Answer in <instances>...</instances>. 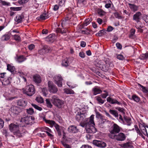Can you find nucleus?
I'll list each match as a JSON object with an SVG mask.
<instances>
[{
  "mask_svg": "<svg viewBox=\"0 0 148 148\" xmlns=\"http://www.w3.org/2000/svg\"><path fill=\"white\" fill-rule=\"evenodd\" d=\"M9 129L10 132H12L14 136L13 137H16V138L22 137L24 135V132L20 128L19 126L17 123H12L9 125Z\"/></svg>",
  "mask_w": 148,
  "mask_h": 148,
  "instance_id": "obj_1",
  "label": "nucleus"
},
{
  "mask_svg": "<svg viewBox=\"0 0 148 148\" xmlns=\"http://www.w3.org/2000/svg\"><path fill=\"white\" fill-rule=\"evenodd\" d=\"M94 116V115H92L90 116L89 122L86 124V129L87 133L93 134L97 131L96 129L94 126L95 125Z\"/></svg>",
  "mask_w": 148,
  "mask_h": 148,
  "instance_id": "obj_2",
  "label": "nucleus"
},
{
  "mask_svg": "<svg viewBox=\"0 0 148 148\" xmlns=\"http://www.w3.org/2000/svg\"><path fill=\"white\" fill-rule=\"evenodd\" d=\"M51 101L54 106L59 108H62L63 107L64 101L59 99L56 95H53L52 97Z\"/></svg>",
  "mask_w": 148,
  "mask_h": 148,
  "instance_id": "obj_3",
  "label": "nucleus"
},
{
  "mask_svg": "<svg viewBox=\"0 0 148 148\" xmlns=\"http://www.w3.org/2000/svg\"><path fill=\"white\" fill-rule=\"evenodd\" d=\"M23 92L29 96H31L35 92V89L32 85H29L26 86L23 89Z\"/></svg>",
  "mask_w": 148,
  "mask_h": 148,
  "instance_id": "obj_4",
  "label": "nucleus"
},
{
  "mask_svg": "<svg viewBox=\"0 0 148 148\" xmlns=\"http://www.w3.org/2000/svg\"><path fill=\"white\" fill-rule=\"evenodd\" d=\"M44 120L46 123L49 124L51 127H53V126H54L58 132V136H60L61 135L62 127L59 126L53 121L47 120L46 119H44Z\"/></svg>",
  "mask_w": 148,
  "mask_h": 148,
  "instance_id": "obj_5",
  "label": "nucleus"
},
{
  "mask_svg": "<svg viewBox=\"0 0 148 148\" xmlns=\"http://www.w3.org/2000/svg\"><path fill=\"white\" fill-rule=\"evenodd\" d=\"M109 137L113 139L115 138L116 140L119 141H124L126 139V136L125 134L123 133L120 132L117 135H109Z\"/></svg>",
  "mask_w": 148,
  "mask_h": 148,
  "instance_id": "obj_6",
  "label": "nucleus"
},
{
  "mask_svg": "<svg viewBox=\"0 0 148 148\" xmlns=\"http://www.w3.org/2000/svg\"><path fill=\"white\" fill-rule=\"evenodd\" d=\"M112 129L110 131V134L109 135H114L119 133L120 131L121 128L117 124L114 123L112 127Z\"/></svg>",
  "mask_w": 148,
  "mask_h": 148,
  "instance_id": "obj_7",
  "label": "nucleus"
},
{
  "mask_svg": "<svg viewBox=\"0 0 148 148\" xmlns=\"http://www.w3.org/2000/svg\"><path fill=\"white\" fill-rule=\"evenodd\" d=\"M49 90L52 93H56L58 91V88L56 86L53 84L51 81H49L48 83Z\"/></svg>",
  "mask_w": 148,
  "mask_h": 148,
  "instance_id": "obj_8",
  "label": "nucleus"
},
{
  "mask_svg": "<svg viewBox=\"0 0 148 148\" xmlns=\"http://www.w3.org/2000/svg\"><path fill=\"white\" fill-rule=\"evenodd\" d=\"M53 79L55 83L59 87H61L62 86V82L63 79L60 75H58L55 76L53 77Z\"/></svg>",
  "mask_w": 148,
  "mask_h": 148,
  "instance_id": "obj_9",
  "label": "nucleus"
},
{
  "mask_svg": "<svg viewBox=\"0 0 148 148\" xmlns=\"http://www.w3.org/2000/svg\"><path fill=\"white\" fill-rule=\"evenodd\" d=\"M92 143L94 145L100 147H104L106 145L105 143L100 140H94Z\"/></svg>",
  "mask_w": 148,
  "mask_h": 148,
  "instance_id": "obj_10",
  "label": "nucleus"
},
{
  "mask_svg": "<svg viewBox=\"0 0 148 148\" xmlns=\"http://www.w3.org/2000/svg\"><path fill=\"white\" fill-rule=\"evenodd\" d=\"M107 101L111 104H117L119 105H121L122 103L119 102L116 99H114L110 97L107 98Z\"/></svg>",
  "mask_w": 148,
  "mask_h": 148,
  "instance_id": "obj_11",
  "label": "nucleus"
},
{
  "mask_svg": "<svg viewBox=\"0 0 148 148\" xmlns=\"http://www.w3.org/2000/svg\"><path fill=\"white\" fill-rule=\"evenodd\" d=\"M141 15V14L140 12H137L133 15V20L138 23L140 22Z\"/></svg>",
  "mask_w": 148,
  "mask_h": 148,
  "instance_id": "obj_12",
  "label": "nucleus"
},
{
  "mask_svg": "<svg viewBox=\"0 0 148 148\" xmlns=\"http://www.w3.org/2000/svg\"><path fill=\"white\" fill-rule=\"evenodd\" d=\"M110 121L108 120H107L104 117H101L99 120V126L100 127L102 128L103 126L102 125V124H105L106 123H109Z\"/></svg>",
  "mask_w": 148,
  "mask_h": 148,
  "instance_id": "obj_13",
  "label": "nucleus"
},
{
  "mask_svg": "<svg viewBox=\"0 0 148 148\" xmlns=\"http://www.w3.org/2000/svg\"><path fill=\"white\" fill-rule=\"evenodd\" d=\"M30 118L28 116L22 117L21 119V121L27 124H31V122L30 120Z\"/></svg>",
  "mask_w": 148,
  "mask_h": 148,
  "instance_id": "obj_14",
  "label": "nucleus"
},
{
  "mask_svg": "<svg viewBox=\"0 0 148 148\" xmlns=\"http://www.w3.org/2000/svg\"><path fill=\"white\" fill-rule=\"evenodd\" d=\"M67 130L69 132L73 133H76L78 131L77 127L73 125L70 126L68 128Z\"/></svg>",
  "mask_w": 148,
  "mask_h": 148,
  "instance_id": "obj_15",
  "label": "nucleus"
},
{
  "mask_svg": "<svg viewBox=\"0 0 148 148\" xmlns=\"http://www.w3.org/2000/svg\"><path fill=\"white\" fill-rule=\"evenodd\" d=\"M55 35L54 34H51L49 35L45 38V40L47 42L52 43L55 40Z\"/></svg>",
  "mask_w": 148,
  "mask_h": 148,
  "instance_id": "obj_16",
  "label": "nucleus"
},
{
  "mask_svg": "<svg viewBox=\"0 0 148 148\" xmlns=\"http://www.w3.org/2000/svg\"><path fill=\"white\" fill-rule=\"evenodd\" d=\"M10 110L14 114H17L21 111V109L17 106H13L11 108Z\"/></svg>",
  "mask_w": 148,
  "mask_h": 148,
  "instance_id": "obj_17",
  "label": "nucleus"
},
{
  "mask_svg": "<svg viewBox=\"0 0 148 148\" xmlns=\"http://www.w3.org/2000/svg\"><path fill=\"white\" fill-rule=\"evenodd\" d=\"M85 117L84 114L79 112L77 114L75 118L78 121H82Z\"/></svg>",
  "mask_w": 148,
  "mask_h": 148,
  "instance_id": "obj_18",
  "label": "nucleus"
},
{
  "mask_svg": "<svg viewBox=\"0 0 148 148\" xmlns=\"http://www.w3.org/2000/svg\"><path fill=\"white\" fill-rule=\"evenodd\" d=\"M92 91L93 92V95H96L98 94H100L102 92V91L98 86H95L92 89Z\"/></svg>",
  "mask_w": 148,
  "mask_h": 148,
  "instance_id": "obj_19",
  "label": "nucleus"
},
{
  "mask_svg": "<svg viewBox=\"0 0 148 148\" xmlns=\"http://www.w3.org/2000/svg\"><path fill=\"white\" fill-rule=\"evenodd\" d=\"M122 148H132L133 146L132 145V142H128L121 145Z\"/></svg>",
  "mask_w": 148,
  "mask_h": 148,
  "instance_id": "obj_20",
  "label": "nucleus"
},
{
  "mask_svg": "<svg viewBox=\"0 0 148 148\" xmlns=\"http://www.w3.org/2000/svg\"><path fill=\"white\" fill-rule=\"evenodd\" d=\"M33 80L36 83H40L41 82V79L40 76L36 74L33 76Z\"/></svg>",
  "mask_w": 148,
  "mask_h": 148,
  "instance_id": "obj_21",
  "label": "nucleus"
},
{
  "mask_svg": "<svg viewBox=\"0 0 148 148\" xmlns=\"http://www.w3.org/2000/svg\"><path fill=\"white\" fill-rule=\"evenodd\" d=\"M12 80V78L9 77L7 79H5L2 82L3 85L5 86L9 85L10 83V81Z\"/></svg>",
  "mask_w": 148,
  "mask_h": 148,
  "instance_id": "obj_22",
  "label": "nucleus"
},
{
  "mask_svg": "<svg viewBox=\"0 0 148 148\" xmlns=\"http://www.w3.org/2000/svg\"><path fill=\"white\" fill-rule=\"evenodd\" d=\"M128 5L131 10L133 12H134L138 10V7L134 4L129 3Z\"/></svg>",
  "mask_w": 148,
  "mask_h": 148,
  "instance_id": "obj_23",
  "label": "nucleus"
},
{
  "mask_svg": "<svg viewBox=\"0 0 148 148\" xmlns=\"http://www.w3.org/2000/svg\"><path fill=\"white\" fill-rule=\"evenodd\" d=\"M49 17L48 15L46 13H45L40 15V17H38L37 19L39 20H44L48 18Z\"/></svg>",
  "mask_w": 148,
  "mask_h": 148,
  "instance_id": "obj_24",
  "label": "nucleus"
},
{
  "mask_svg": "<svg viewBox=\"0 0 148 148\" xmlns=\"http://www.w3.org/2000/svg\"><path fill=\"white\" fill-rule=\"evenodd\" d=\"M94 64L96 66L100 68L102 70V68L103 69L102 67L103 63L101 60H96Z\"/></svg>",
  "mask_w": 148,
  "mask_h": 148,
  "instance_id": "obj_25",
  "label": "nucleus"
},
{
  "mask_svg": "<svg viewBox=\"0 0 148 148\" xmlns=\"http://www.w3.org/2000/svg\"><path fill=\"white\" fill-rule=\"evenodd\" d=\"M26 58L25 57L21 55L19 56H17V58L16 59V60L17 62H18V63H21L24 61H25V60H26Z\"/></svg>",
  "mask_w": 148,
  "mask_h": 148,
  "instance_id": "obj_26",
  "label": "nucleus"
},
{
  "mask_svg": "<svg viewBox=\"0 0 148 148\" xmlns=\"http://www.w3.org/2000/svg\"><path fill=\"white\" fill-rule=\"evenodd\" d=\"M18 105L20 106L24 107L27 105V102L23 100H19L17 102Z\"/></svg>",
  "mask_w": 148,
  "mask_h": 148,
  "instance_id": "obj_27",
  "label": "nucleus"
},
{
  "mask_svg": "<svg viewBox=\"0 0 148 148\" xmlns=\"http://www.w3.org/2000/svg\"><path fill=\"white\" fill-rule=\"evenodd\" d=\"M7 70L13 74L14 73L15 68L14 66H12L11 64H8L7 65Z\"/></svg>",
  "mask_w": 148,
  "mask_h": 148,
  "instance_id": "obj_28",
  "label": "nucleus"
},
{
  "mask_svg": "<svg viewBox=\"0 0 148 148\" xmlns=\"http://www.w3.org/2000/svg\"><path fill=\"white\" fill-rule=\"evenodd\" d=\"M63 29H61L60 28H57L56 29V32L57 33H61L62 34L66 33L67 31V29L65 27V29H64V27Z\"/></svg>",
  "mask_w": 148,
  "mask_h": 148,
  "instance_id": "obj_29",
  "label": "nucleus"
},
{
  "mask_svg": "<svg viewBox=\"0 0 148 148\" xmlns=\"http://www.w3.org/2000/svg\"><path fill=\"white\" fill-rule=\"evenodd\" d=\"M23 16H21L20 15H17L15 18V21L16 22L18 23L21 22L23 18Z\"/></svg>",
  "mask_w": 148,
  "mask_h": 148,
  "instance_id": "obj_30",
  "label": "nucleus"
},
{
  "mask_svg": "<svg viewBox=\"0 0 148 148\" xmlns=\"http://www.w3.org/2000/svg\"><path fill=\"white\" fill-rule=\"evenodd\" d=\"M95 98L96 100L98 102V103L100 105L103 104L106 101L105 99H102L101 97L99 96H97Z\"/></svg>",
  "mask_w": 148,
  "mask_h": 148,
  "instance_id": "obj_31",
  "label": "nucleus"
},
{
  "mask_svg": "<svg viewBox=\"0 0 148 148\" xmlns=\"http://www.w3.org/2000/svg\"><path fill=\"white\" fill-rule=\"evenodd\" d=\"M68 60V59L67 58H65L64 60H63L62 63V66L65 67L68 66L69 64V62Z\"/></svg>",
  "mask_w": 148,
  "mask_h": 148,
  "instance_id": "obj_32",
  "label": "nucleus"
},
{
  "mask_svg": "<svg viewBox=\"0 0 148 148\" xmlns=\"http://www.w3.org/2000/svg\"><path fill=\"white\" fill-rule=\"evenodd\" d=\"M64 92L67 94H71L74 93V91L71 89L65 88L64 89Z\"/></svg>",
  "mask_w": 148,
  "mask_h": 148,
  "instance_id": "obj_33",
  "label": "nucleus"
},
{
  "mask_svg": "<svg viewBox=\"0 0 148 148\" xmlns=\"http://www.w3.org/2000/svg\"><path fill=\"white\" fill-rule=\"evenodd\" d=\"M45 52L47 53L51 52L52 50L51 48L47 45H45L43 46Z\"/></svg>",
  "mask_w": 148,
  "mask_h": 148,
  "instance_id": "obj_34",
  "label": "nucleus"
},
{
  "mask_svg": "<svg viewBox=\"0 0 148 148\" xmlns=\"http://www.w3.org/2000/svg\"><path fill=\"white\" fill-rule=\"evenodd\" d=\"M109 112L110 114L113 115L116 117H118L119 114L117 111L115 110H110Z\"/></svg>",
  "mask_w": 148,
  "mask_h": 148,
  "instance_id": "obj_35",
  "label": "nucleus"
},
{
  "mask_svg": "<svg viewBox=\"0 0 148 148\" xmlns=\"http://www.w3.org/2000/svg\"><path fill=\"white\" fill-rule=\"evenodd\" d=\"M10 38V36L8 34H6L2 37V39L3 40H7Z\"/></svg>",
  "mask_w": 148,
  "mask_h": 148,
  "instance_id": "obj_36",
  "label": "nucleus"
},
{
  "mask_svg": "<svg viewBox=\"0 0 148 148\" xmlns=\"http://www.w3.org/2000/svg\"><path fill=\"white\" fill-rule=\"evenodd\" d=\"M124 119L127 123L128 125H130L131 123V120L130 118L127 116H124Z\"/></svg>",
  "mask_w": 148,
  "mask_h": 148,
  "instance_id": "obj_37",
  "label": "nucleus"
},
{
  "mask_svg": "<svg viewBox=\"0 0 148 148\" xmlns=\"http://www.w3.org/2000/svg\"><path fill=\"white\" fill-rule=\"evenodd\" d=\"M138 85L140 86L142 88V91L146 93H148V88L144 87L140 84H138Z\"/></svg>",
  "mask_w": 148,
  "mask_h": 148,
  "instance_id": "obj_38",
  "label": "nucleus"
},
{
  "mask_svg": "<svg viewBox=\"0 0 148 148\" xmlns=\"http://www.w3.org/2000/svg\"><path fill=\"white\" fill-rule=\"evenodd\" d=\"M22 8V7H10V10L13 11H17L20 10Z\"/></svg>",
  "mask_w": 148,
  "mask_h": 148,
  "instance_id": "obj_39",
  "label": "nucleus"
},
{
  "mask_svg": "<svg viewBox=\"0 0 148 148\" xmlns=\"http://www.w3.org/2000/svg\"><path fill=\"white\" fill-rule=\"evenodd\" d=\"M47 106L49 108H51L52 105L51 102V100L49 99H46L45 100Z\"/></svg>",
  "mask_w": 148,
  "mask_h": 148,
  "instance_id": "obj_40",
  "label": "nucleus"
},
{
  "mask_svg": "<svg viewBox=\"0 0 148 148\" xmlns=\"http://www.w3.org/2000/svg\"><path fill=\"white\" fill-rule=\"evenodd\" d=\"M148 58V51L145 54L141 55L140 56V58L141 60L146 59Z\"/></svg>",
  "mask_w": 148,
  "mask_h": 148,
  "instance_id": "obj_41",
  "label": "nucleus"
},
{
  "mask_svg": "<svg viewBox=\"0 0 148 148\" xmlns=\"http://www.w3.org/2000/svg\"><path fill=\"white\" fill-rule=\"evenodd\" d=\"M26 112L29 114L32 115L34 112L33 109L32 108H29L26 110Z\"/></svg>",
  "mask_w": 148,
  "mask_h": 148,
  "instance_id": "obj_42",
  "label": "nucleus"
},
{
  "mask_svg": "<svg viewBox=\"0 0 148 148\" xmlns=\"http://www.w3.org/2000/svg\"><path fill=\"white\" fill-rule=\"evenodd\" d=\"M132 99L136 102H139L140 100L139 97L136 95H134L132 96Z\"/></svg>",
  "mask_w": 148,
  "mask_h": 148,
  "instance_id": "obj_43",
  "label": "nucleus"
},
{
  "mask_svg": "<svg viewBox=\"0 0 148 148\" xmlns=\"http://www.w3.org/2000/svg\"><path fill=\"white\" fill-rule=\"evenodd\" d=\"M0 3L3 5L7 6H9L10 5V3L7 2L5 1L1 0Z\"/></svg>",
  "mask_w": 148,
  "mask_h": 148,
  "instance_id": "obj_44",
  "label": "nucleus"
},
{
  "mask_svg": "<svg viewBox=\"0 0 148 148\" xmlns=\"http://www.w3.org/2000/svg\"><path fill=\"white\" fill-rule=\"evenodd\" d=\"M92 20L90 18H88L85 20L84 22V25L85 26H86L88 25L91 22Z\"/></svg>",
  "mask_w": 148,
  "mask_h": 148,
  "instance_id": "obj_45",
  "label": "nucleus"
},
{
  "mask_svg": "<svg viewBox=\"0 0 148 148\" xmlns=\"http://www.w3.org/2000/svg\"><path fill=\"white\" fill-rule=\"evenodd\" d=\"M98 13L100 16H103L106 14V12L101 9H99L98 10Z\"/></svg>",
  "mask_w": 148,
  "mask_h": 148,
  "instance_id": "obj_46",
  "label": "nucleus"
},
{
  "mask_svg": "<svg viewBox=\"0 0 148 148\" xmlns=\"http://www.w3.org/2000/svg\"><path fill=\"white\" fill-rule=\"evenodd\" d=\"M32 106L34 107L35 109L39 110V111H41L42 110V108L38 106H37V105L32 103L31 104Z\"/></svg>",
  "mask_w": 148,
  "mask_h": 148,
  "instance_id": "obj_47",
  "label": "nucleus"
},
{
  "mask_svg": "<svg viewBox=\"0 0 148 148\" xmlns=\"http://www.w3.org/2000/svg\"><path fill=\"white\" fill-rule=\"evenodd\" d=\"M36 100L39 103H41L43 102V100L42 98L40 97H38L36 98Z\"/></svg>",
  "mask_w": 148,
  "mask_h": 148,
  "instance_id": "obj_48",
  "label": "nucleus"
},
{
  "mask_svg": "<svg viewBox=\"0 0 148 148\" xmlns=\"http://www.w3.org/2000/svg\"><path fill=\"white\" fill-rule=\"evenodd\" d=\"M65 1V0H58L57 1V2L60 6H62L64 4Z\"/></svg>",
  "mask_w": 148,
  "mask_h": 148,
  "instance_id": "obj_49",
  "label": "nucleus"
},
{
  "mask_svg": "<svg viewBox=\"0 0 148 148\" xmlns=\"http://www.w3.org/2000/svg\"><path fill=\"white\" fill-rule=\"evenodd\" d=\"M142 18L146 23H148V15L145 14L143 15Z\"/></svg>",
  "mask_w": 148,
  "mask_h": 148,
  "instance_id": "obj_50",
  "label": "nucleus"
},
{
  "mask_svg": "<svg viewBox=\"0 0 148 148\" xmlns=\"http://www.w3.org/2000/svg\"><path fill=\"white\" fill-rule=\"evenodd\" d=\"M14 39L17 41H19L21 40V38L19 36L15 34L14 35Z\"/></svg>",
  "mask_w": 148,
  "mask_h": 148,
  "instance_id": "obj_51",
  "label": "nucleus"
},
{
  "mask_svg": "<svg viewBox=\"0 0 148 148\" xmlns=\"http://www.w3.org/2000/svg\"><path fill=\"white\" fill-rule=\"evenodd\" d=\"M145 127H143V128L141 129L140 130L144 135H148L147 130Z\"/></svg>",
  "mask_w": 148,
  "mask_h": 148,
  "instance_id": "obj_52",
  "label": "nucleus"
},
{
  "mask_svg": "<svg viewBox=\"0 0 148 148\" xmlns=\"http://www.w3.org/2000/svg\"><path fill=\"white\" fill-rule=\"evenodd\" d=\"M108 3L106 4L105 5V7L107 8H109L111 7V1L110 0H108Z\"/></svg>",
  "mask_w": 148,
  "mask_h": 148,
  "instance_id": "obj_53",
  "label": "nucleus"
},
{
  "mask_svg": "<svg viewBox=\"0 0 148 148\" xmlns=\"http://www.w3.org/2000/svg\"><path fill=\"white\" fill-rule=\"evenodd\" d=\"M135 130H136L137 133L140 136H142V137L144 138H145L144 136H143V134H142V133L140 132L139 129H138V127L137 128V129H136Z\"/></svg>",
  "mask_w": 148,
  "mask_h": 148,
  "instance_id": "obj_54",
  "label": "nucleus"
},
{
  "mask_svg": "<svg viewBox=\"0 0 148 148\" xmlns=\"http://www.w3.org/2000/svg\"><path fill=\"white\" fill-rule=\"evenodd\" d=\"M135 130H136L137 133L140 136H142V137L144 138H145L144 136H143V134H142V133L140 132L139 129H138V127L137 128V129H136Z\"/></svg>",
  "mask_w": 148,
  "mask_h": 148,
  "instance_id": "obj_55",
  "label": "nucleus"
},
{
  "mask_svg": "<svg viewBox=\"0 0 148 148\" xmlns=\"http://www.w3.org/2000/svg\"><path fill=\"white\" fill-rule=\"evenodd\" d=\"M135 130H136L137 133L140 136H142V137L144 138H145L144 136H143V134H142V133L140 132L139 129H138V127L137 128V129H136Z\"/></svg>",
  "mask_w": 148,
  "mask_h": 148,
  "instance_id": "obj_56",
  "label": "nucleus"
},
{
  "mask_svg": "<svg viewBox=\"0 0 148 148\" xmlns=\"http://www.w3.org/2000/svg\"><path fill=\"white\" fill-rule=\"evenodd\" d=\"M4 125V121L2 119L0 118V129L2 128Z\"/></svg>",
  "mask_w": 148,
  "mask_h": 148,
  "instance_id": "obj_57",
  "label": "nucleus"
},
{
  "mask_svg": "<svg viewBox=\"0 0 148 148\" xmlns=\"http://www.w3.org/2000/svg\"><path fill=\"white\" fill-rule=\"evenodd\" d=\"M39 53L41 55H43L45 53V50H44L43 47V48L39 50L38 51Z\"/></svg>",
  "mask_w": 148,
  "mask_h": 148,
  "instance_id": "obj_58",
  "label": "nucleus"
},
{
  "mask_svg": "<svg viewBox=\"0 0 148 148\" xmlns=\"http://www.w3.org/2000/svg\"><path fill=\"white\" fill-rule=\"evenodd\" d=\"M29 0H18V2L20 4H23L27 3Z\"/></svg>",
  "mask_w": 148,
  "mask_h": 148,
  "instance_id": "obj_59",
  "label": "nucleus"
},
{
  "mask_svg": "<svg viewBox=\"0 0 148 148\" xmlns=\"http://www.w3.org/2000/svg\"><path fill=\"white\" fill-rule=\"evenodd\" d=\"M117 58L118 59L121 60H123L124 59V57L122 55H117Z\"/></svg>",
  "mask_w": 148,
  "mask_h": 148,
  "instance_id": "obj_60",
  "label": "nucleus"
},
{
  "mask_svg": "<svg viewBox=\"0 0 148 148\" xmlns=\"http://www.w3.org/2000/svg\"><path fill=\"white\" fill-rule=\"evenodd\" d=\"M62 144L65 148H71V147L69 145L64 142H62Z\"/></svg>",
  "mask_w": 148,
  "mask_h": 148,
  "instance_id": "obj_61",
  "label": "nucleus"
},
{
  "mask_svg": "<svg viewBox=\"0 0 148 148\" xmlns=\"http://www.w3.org/2000/svg\"><path fill=\"white\" fill-rule=\"evenodd\" d=\"M114 14L115 17L116 18L119 19L121 18V16L117 12L114 13Z\"/></svg>",
  "mask_w": 148,
  "mask_h": 148,
  "instance_id": "obj_62",
  "label": "nucleus"
},
{
  "mask_svg": "<svg viewBox=\"0 0 148 148\" xmlns=\"http://www.w3.org/2000/svg\"><path fill=\"white\" fill-rule=\"evenodd\" d=\"M35 45L33 44H32L28 46V48L29 50H32V49L34 48Z\"/></svg>",
  "mask_w": 148,
  "mask_h": 148,
  "instance_id": "obj_63",
  "label": "nucleus"
},
{
  "mask_svg": "<svg viewBox=\"0 0 148 148\" xmlns=\"http://www.w3.org/2000/svg\"><path fill=\"white\" fill-rule=\"evenodd\" d=\"M79 56L80 57L82 58H84L85 57V53L83 51L80 52L79 53Z\"/></svg>",
  "mask_w": 148,
  "mask_h": 148,
  "instance_id": "obj_64",
  "label": "nucleus"
}]
</instances>
